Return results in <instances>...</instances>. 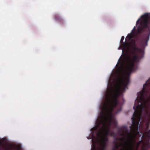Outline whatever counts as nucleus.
<instances>
[{
  "mask_svg": "<svg viewBox=\"0 0 150 150\" xmlns=\"http://www.w3.org/2000/svg\"><path fill=\"white\" fill-rule=\"evenodd\" d=\"M137 32L138 34L136 41L134 40L130 46L127 45V54L122 59L120 57L116 66L120 62L121 67L125 69L127 76H119L115 81L114 86L111 85L107 87L106 92L104 94H123L125 93L129 82V76L137 69L135 62L140 59L136 53L144 52L143 49L147 46L150 35V13H146L142 16L136 22V25L139 23Z\"/></svg>",
  "mask_w": 150,
  "mask_h": 150,
  "instance_id": "f257e3e1",
  "label": "nucleus"
},
{
  "mask_svg": "<svg viewBox=\"0 0 150 150\" xmlns=\"http://www.w3.org/2000/svg\"><path fill=\"white\" fill-rule=\"evenodd\" d=\"M137 99L135 101L133 108L134 110L132 117V125L129 126V131L126 127L119 129L120 135L122 138H117L116 139L121 141H127L126 150H137L139 146L142 150L150 148V129L144 133L142 137L143 140L139 141L136 144L139 123L141 118L144 122L146 119L150 120V94H137Z\"/></svg>",
  "mask_w": 150,
  "mask_h": 150,
  "instance_id": "f03ea898",
  "label": "nucleus"
},
{
  "mask_svg": "<svg viewBox=\"0 0 150 150\" xmlns=\"http://www.w3.org/2000/svg\"><path fill=\"white\" fill-rule=\"evenodd\" d=\"M120 94H103L102 100L100 117L96 122V127L91 129L93 135L94 132H98L96 135L98 138L103 139L107 137L110 132L111 123L112 122L115 127H116L117 123L116 120L113 118L112 114L115 108L118 107L119 101L118 98Z\"/></svg>",
  "mask_w": 150,
  "mask_h": 150,
  "instance_id": "7ed1b4c3",
  "label": "nucleus"
},
{
  "mask_svg": "<svg viewBox=\"0 0 150 150\" xmlns=\"http://www.w3.org/2000/svg\"><path fill=\"white\" fill-rule=\"evenodd\" d=\"M0 150H22V146L20 144L16 145L6 144L0 141Z\"/></svg>",
  "mask_w": 150,
  "mask_h": 150,
  "instance_id": "20e7f679",
  "label": "nucleus"
},
{
  "mask_svg": "<svg viewBox=\"0 0 150 150\" xmlns=\"http://www.w3.org/2000/svg\"><path fill=\"white\" fill-rule=\"evenodd\" d=\"M137 94H150V78L143 84L142 89Z\"/></svg>",
  "mask_w": 150,
  "mask_h": 150,
  "instance_id": "39448f33",
  "label": "nucleus"
},
{
  "mask_svg": "<svg viewBox=\"0 0 150 150\" xmlns=\"http://www.w3.org/2000/svg\"><path fill=\"white\" fill-rule=\"evenodd\" d=\"M108 140V138L105 137L103 139H100L98 140V142L100 146L101 150H105L106 145V142Z\"/></svg>",
  "mask_w": 150,
  "mask_h": 150,
  "instance_id": "423d86ee",
  "label": "nucleus"
},
{
  "mask_svg": "<svg viewBox=\"0 0 150 150\" xmlns=\"http://www.w3.org/2000/svg\"><path fill=\"white\" fill-rule=\"evenodd\" d=\"M125 142L124 144H118L115 141H114L113 144H114V148L116 149H118L120 147H123L122 149H123V150H126V147L127 146V141Z\"/></svg>",
  "mask_w": 150,
  "mask_h": 150,
  "instance_id": "0eeeda50",
  "label": "nucleus"
},
{
  "mask_svg": "<svg viewBox=\"0 0 150 150\" xmlns=\"http://www.w3.org/2000/svg\"><path fill=\"white\" fill-rule=\"evenodd\" d=\"M132 32L128 34L127 36L125 38V41H126L127 39H128V41L126 42L127 45L130 46L132 44V42L135 40H133L132 41H131L132 39V35L131 34Z\"/></svg>",
  "mask_w": 150,
  "mask_h": 150,
  "instance_id": "6e6552de",
  "label": "nucleus"
},
{
  "mask_svg": "<svg viewBox=\"0 0 150 150\" xmlns=\"http://www.w3.org/2000/svg\"><path fill=\"white\" fill-rule=\"evenodd\" d=\"M96 140L94 141L93 139H92V140L93 142V144H92V148L93 149V150H96V144L97 143V142H98V140L97 138H96Z\"/></svg>",
  "mask_w": 150,
  "mask_h": 150,
  "instance_id": "1a4fd4ad",
  "label": "nucleus"
},
{
  "mask_svg": "<svg viewBox=\"0 0 150 150\" xmlns=\"http://www.w3.org/2000/svg\"><path fill=\"white\" fill-rule=\"evenodd\" d=\"M125 37L124 36H122L121 38V39L120 42L121 44V45L123 46H125V47H127V45H126V43H125V42H123V40L124 39Z\"/></svg>",
  "mask_w": 150,
  "mask_h": 150,
  "instance_id": "9d476101",
  "label": "nucleus"
},
{
  "mask_svg": "<svg viewBox=\"0 0 150 150\" xmlns=\"http://www.w3.org/2000/svg\"><path fill=\"white\" fill-rule=\"evenodd\" d=\"M119 109L115 113V114H117L118 113L120 112L122 110V108L121 106H119Z\"/></svg>",
  "mask_w": 150,
  "mask_h": 150,
  "instance_id": "9b49d317",
  "label": "nucleus"
},
{
  "mask_svg": "<svg viewBox=\"0 0 150 150\" xmlns=\"http://www.w3.org/2000/svg\"><path fill=\"white\" fill-rule=\"evenodd\" d=\"M55 18L56 20H59L60 21H62L63 20V19L59 17L57 18L55 17Z\"/></svg>",
  "mask_w": 150,
  "mask_h": 150,
  "instance_id": "f8f14e48",
  "label": "nucleus"
},
{
  "mask_svg": "<svg viewBox=\"0 0 150 150\" xmlns=\"http://www.w3.org/2000/svg\"><path fill=\"white\" fill-rule=\"evenodd\" d=\"M135 29V27H134L133 28V30L132 31H132H133V30H134Z\"/></svg>",
  "mask_w": 150,
  "mask_h": 150,
  "instance_id": "ddd939ff",
  "label": "nucleus"
},
{
  "mask_svg": "<svg viewBox=\"0 0 150 150\" xmlns=\"http://www.w3.org/2000/svg\"><path fill=\"white\" fill-rule=\"evenodd\" d=\"M148 125H147V128H146V129H147V128H148Z\"/></svg>",
  "mask_w": 150,
  "mask_h": 150,
  "instance_id": "4468645a",
  "label": "nucleus"
}]
</instances>
